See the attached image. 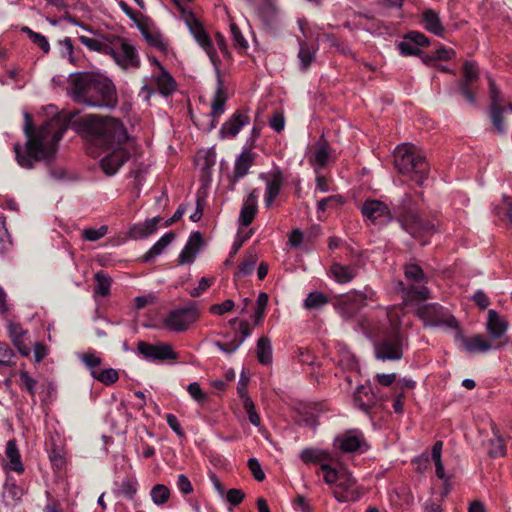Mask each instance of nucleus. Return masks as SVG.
<instances>
[{"label": "nucleus", "instance_id": "nucleus-1", "mask_svg": "<svg viewBox=\"0 0 512 512\" xmlns=\"http://www.w3.org/2000/svg\"><path fill=\"white\" fill-rule=\"evenodd\" d=\"M67 125L61 118H52L33 127L29 114H25V144L15 143L13 151L17 164L24 169H33L39 162L48 161L54 155Z\"/></svg>", "mask_w": 512, "mask_h": 512}, {"label": "nucleus", "instance_id": "nucleus-43", "mask_svg": "<svg viewBox=\"0 0 512 512\" xmlns=\"http://www.w3.org/2000/svg\"><path fill=\"white\" fill-rule=\"evenodd\" d=\"M23 490L15 483L6 482L2 491V498L6 505H15L22 497Z\"/></svg>", "mask_w": 512, "mask_h": 512}, {"label": "nucleus", "instance_id": "nucleus-4", "mask_svg": "<svg viewBox=\"0 0 512 512\" xmlns=\"http://www.w3.org/2000/svg\"><path fill=\"white\" fill-rule=\"evenodd\" d=\"M394 165L399 173L418 185H423L429 174V165L414 145L403 143L394 150Z\"/></svg>", "mask_w": 512, "mask_h": 512}, {"label": "nucleus", "instance_id": "nucleus-10", "mask_svg": "<svg viewBox=\"0 0 512 512\" xmlns=\"http://www.w3.org/2000/svg\"><path fill=\"white\" fill-rule=\"evenodd\" d=\"M417 315L423 320L425 326L442 329H458L456 318L442 306L430 303L418 308Z\"/></svg>", "mask_w": 512, "mask_h": 512}, {"label": "nucleus", "instance_id": "nucleus-39", "mask_svg": "<svg viewBox=\"0 0 512 512\" xmlns=\"http://www.w3.org/2000/svg\"><path fill=\"white\" fill-rule=\"evenodd\" d=\"M142 35L150 46L155 47L161 52L167 51L168 41L159 31L146 28L142 30Z\"/></svg>", "mask_w": 512, "mask_h": 512}, {"label": "nucleus", "instance_id": "nucleus-13", "mask_svg": "<svg viewBox=\"0 0 512 512\" xmlns=\"http://www.w3.org/2000/svg\"><path fill=\"white\" fill-rule=\"evenodd\" d=\"M95 73H76L69 78L68 93L77 103L91 106Z\"/></svg>", "mask_w": 512, "mask_h": 512}, {"label": "nucleus", "instance_id": "nucleus-63", "mask_svg": "<svg viewBox=\"0 0 512 512\" xmlns=\"http://www.w3.org/2000/svg\"><path fill=\"white\" fill-rule=\"evenodd\" d=\"M242 344V340H238V338H234L232 341L228 343H221L217 341L215 345L224 353H233L235 352L240 345Z\"/></svg>", "mask_w": 512, "mask_h": 512}, {"label": "nucleus", "instance_id": "nucleus-42", "mask_svg": "<svg viewBox=\"0 0 512 512\" xmlns=\"http://www.w3.org/2000/svg\"><path fill=\"white\" fill-rule=\"evenodd\" d=\"M110 40L108 38H90L84 35L79 36V41L91 51L105 54L107 53Z\"/></svg>", "mask_w": 512, "mask_h": 512}, {"label": "nucleus", "instance_id": "nucleus-11", "mask_svg": "<svg viewBox=\"0 0 512 512\" xmlns=\"http://www.w3.org/2000/svg\"><path fill=\"white\" fill-rule=\"evenodd\" d=\"M93 85L91 107L114 108L117 105L116 87L111 79L96 74Z\"/></svg>", "mask_w": 512, "mask_h": 512}, {"label": "nucleus", "instance_id": "nucleus-60", "mask_svg": "<svg viewBox=\"0 0 512 512\" xmlns=\"http://www.w3.org/2000/svg\"><path fill=\"white\" fill-rule=\"evenodd\" d=\"M81 361L92 371H97L102 362L95 353H84L80 356Z\"/></svg>", "mask_w": 512, "mask_h": 512}, {"label": "nucleus", "instance_id": "nucleus-47", "mask_svg": "<svg viewBox=\"0 0 512 512\" xmlns=\"http://www.w3.org/2000/svg\"><path fill=\"white\" fill-rule=\"evenodd\" d=\"M320 470L323 472L324 482L331 487H335L340 476L342 475V471H338L333 468L329 462L322 463Z\"/></svg>", "mask_w": 512, "mask_h": 512}, {"label": "nucleus", "instance_id": "nucleus-22", "mask_svg": "<svg viewBox=\"0 0 512 512\" xmlns=\"http://www.w3.org/2000/svg\"><path fill=\"white\" fill-rule=\"evenodd\" d=\"M365 445L363 434L359 430L347 431L334 440V446L346 453L359 451Z\"/></svg>", "mask_w": 512, "mask_h": 512}, {"label": "nucleus", "instance_id": "nucleus-29", "mask_svg": "<svg viewBox=\"0 0 512 512\" xmlns=\"http://www.w3.org/2000/svg\"><path fill=\"white\" fill-rule=\"evenodd\" d=\"M162 221L160 217H153L143 222L132 225L128 231V235L132 239L146 238L157 231L158 224Z\"/></svg>", "mask_w": 512, "mask_h": 512}, {"label": "nucleus", "instance_id": "nucleus-64", "mask_svg": "<svg viewBox=\"0 0 512 512\" xmlns=\"http://www.w3.org/2000/svg\"><path fill=\"white\" fill-rule=\"evenodd\" d=\"M245 497L241 489H230L226 494V499L231 505H239Z\"/></svg>", "mask_w": 512, "mask_h": 512}, {"label": "nucleus", "instance_id": "nucleus-7", "mask_svg": "<svg viewBox=\"0 0 512 512\" xmlns=\"http://www.w3.org/2000/svg\"><path fill=\"white\" fill-rule=\"evenodd\" d=\"M404 274L405 278L410 283V286L406 288L403 282H399V286L403 292L404 303L424 301L430 298V292L425 286L427 277L420 266L408 264L405 266Z\"/></svg>", "mask_w": 512, "mask_h": 512}, {"label": "nucleus", "instance_id": "nucleus-31", "mask_svg": "<svg viewBox=\"0 0 512 512\" xmlns=\"http://www.w3.org/2000/svg\"><path fill=\"white\" fill-rule=\"evenodd\" d=\"M353 402L357 408L368 413L376 404V396L369 387L360 385L354 393Z\"/></svg>", "mask_w": 512, "mask_h": 512}, {"label": "nucleus", "instance_id": "nucleus-27", "mask_svg": "<svg viewBox=\"0 0 512 512\" xmlns=\"http://www.w3.org/2000/svg\"><path fill=\"white\" fill-rule=\"evenodd\" d=\"M258 196V190L253 189L245 198L239 215L241 226L247 227L252 223L258 210Z\"/></svg>", "mask_w": 512, "mask_h": 512}, {"label": "nucleus", "instance_id": "nucleus-17", "mask_svg": "<svg viewBox=\"0 0 512 512\" xmlns=\"http://www.w3.org/2000/svg\"><path fill=\"white\" fill-rule=\"evenodd\" d=\"M376 300V292L366 287L363 291L355 292L342 301L339 305V311L344 317L350 318L358 309L367 305V301L374 302Z\"/></svg>", "mask_w": 512, "mask_h": 512}, {"label": "nucleus", "instance_id": "nucleus-19", "mask_svg": "<svg viewBox=\"0 0 512 512\" xmlns=\"http://www.w3.org/2000/svg\"><path fill=\"white\" fill-rule=\"evenodd\" d=\"M137 349L140 354L148 359L164 361L176 360L178 358V354L173 350L172 346L164 342L151 344L140 341Z\"/></svg>", "mask_w": 512, "mask_h": 512}, {"label": "nucleus", "instance_id": "nucleus-32", "mask_svg": "<svg viewBox=\"0 0 512 512\" xmlns=\"http://www.w3.org/2000/svg\"><path fill=\"white\" fill-rule=\"evenodd\" d=\"M8 333L11 341L13 342L14 346L18 349L19 353L25 357L29 356L30 348L25 343L27 331L24 330L20 324L9 323Z\"/></svg>", "mask_w": 512, "mask_h": 512}, {"label": "nucleus", "instance_id": "nucleus-34", "mask_svg": "<svg viewBox=\"0 0 512 512\" xmlns=\"http://www.w3.org/2000/svg\"><path fill=\"white\" fill-rule=\"evenodd\" d=\"M300 459L305 464H319L333 461L332 455L327 451L320 448L309 447L303 449L299 454Z\"/></svg>", "mask_w": 512, "mask_h": 512}, {"label": "nucleus", "instance_id": "nucleus-3", "mask_svg": "<svg viewBox=\"0 0 512 512\" xmlns=\"http://www.w3.org/2000/svg\"><path fill=\"white\" fill-rule=\"evenodd\" d=\"M82 127L90 141L104 149L127 145L129 140L123 123L113 117L86 115L82 118Z\"/></svg>", "mask_w": 512, "mask_h": 512}, {"label": "nucleus", "instance_id": "nucleus-54", "mask_svg": "<svg viewBox=\"0 0 512 512\" xmlns=\"http://www.w3.org/2000/svg\"><path fill=\"white\" fill-rule=\"evenodd\" d=\"M15 353L6 343H0V365L12 366L15 364Z\"/></svg>", "mask_w": 512, "mask_h": 512}, {"label": "nucleus", "instance_id": "nucleus-21", "mask_svg": "<svg viewBox=\"0 0 512 512\" xmlns=\"http://www.w3.org/2000/svg\"><path fill=\"white\" fill-rule=\"evenodd\" d=\"M111 152L102 158L100 165L105 174L112 176L128 160L129 151L126 145H116Z\"/></svg>", "mask_w": 512, "mask_h": 512}, {"label": "nucleus", "instance_id": "nucleus-37", "mask_svg": "<svg viewBox=\"0 0 512 512\" xmlns=\"http://www.w3.org/2000/svg\"><path fill=\"white\" fill-rule=\"evenodd\" d=\"M172 232L165 233L143 256V262H149L160 255L165 248L174 240Z\"/></svg>", "mask_w": 512, "mask_h": 512}, {"label": "nucleus", "instance_id": "nucleus-41", "mask_svg": "<svg viewBox=\"0 0 512 512\" xmlns=\"http://www.w3.org/2000/svg\"><path fill=\"white\" fill-rule=\"evenodd\" d=\"M258 261L257 253L250 251L248 252L241 264L239 265L238 270L234 274V279L242 278L248 276L253 273L256 263Z\"/></svg>", "mask_w": 512, "mask_h": 512}, {"label": "nucleus", "instance_id": "nucleus-40", "mask_svg": "<svg viewBox=\"0 0 512 512\" xmlns=\"http://www.w3.org/2000/svg\"><path fill=\"white\" fill-rule=\"evenodd\" d=\"M257 359L263 365L272 363V345L266 336L260 337L257 342Z\"/></svg>", "mask_w": 512, "mask_h": 512}, {"label": "nucleus", "instance_id": "nucleus-33", "mask_svg": "<svg viewBox=\"0 0 512 512\" xmlns=\"http://www.w3.org/2000/svg\"><path fill=\"white\" fill-rule=\"evenodd\" d=\"M355 266L344 265L338 262L332 263L329 269V275L339 284L349 283L357 275Z\"/></svg>", "mask_w": 512, "mask_h": 512}, {"label": "nucleus", "instance_id": "nucleus-50", "mask_svg": "<svg viewBox=\"0 0 512 512\" xmlns=\"http://www.w3.org/2000/svg\"><path fill=\"white\" fill-rule=\"evenodd\" d=\"M494 436L489 441V454L491 457H500L505 455V444L503 438L493 429Z\"/></svg>", "mask_w": 512, "mask_h": 512}, {"label": "nucleus", "instance_id": "nucleus-35", "mask_svg": "<svg viewBox=\"0 0 512 512\" xmlns=\"http://www.w3.org/2000/svg\"><path fill=\"white\" fill-rule=\"evenodd\" d=\"M5 455L8 459V463L5 465V469L14 471L18 474L24 472V465L21 460V455L16 445L15 440H9L6 444Z\"/></svg>", "mask_w": 512, "mask_h": 512}, {"label": "nucleus", "instance_id": "nucleus-26", "mask_svg": "<svg viewBox=\"0 0 512 512\" xmlns=\"http://www.w3.org/2000/svg\"><path fill=\"white\" fill-rule=\"evenodd\" d=\"M462 344L468 353H486L491 349H498L504 345V343L493 345L492 341L487 340L481 334H476L469 338L463 337Z\"/></svg>", "mask_w": 512, "mask_h": 512}, {"label": "nucleus", "instance_id": "nucleus-24", "mask_svg": "<svg viewBox=\"0 0 512 512\" xmlns=\"http://www.w3.org/2000/svg\"><path fill=\"white\" fill-rule=\"evenodd\" d=\"M255 158L256 153L250 149L244 150L236 157L232 175L233 185L249 173V169L253 166Z\"/></svg>", "mask_w": 512, "mask_h": 512}, {"label": "nucleus", "instance_id": "nucleus-53", "mask_svg": "<svg viewBox=\"0 0 512 512\" xmlns=\"http://www.w3.org/2000/svg\"><path fill=\"white\" fill-rule=\"evenodd\" d=\"M19 378H20V387L23 390H26L31 396H35V388L37 385L36 379L31 377L29 373L25 370H21L19 372Z\"/></svg>", "mask_w": 512, "mask_h": 512}, {"label": "nucleus", "instance_id": "nucleus-2", "mask_svg": "<svg viewBox=\"0 0 512 512\" xmlns=\"http://www.w3.org/2000/svg\"><path fill=\"white\" fill-rule=\"evenodd\" d=\"M381 314L384 320L378 324H372L369 321L362 323V330L368 337L378 335L383 336L375 343V356L382 361H396L403 356L406 341L403 334L399 331L404 315V309L401 305L393 306L388 309H382Z\"/></svg>", "mask_w": 512, "mask_h": 512}, {"label": "nucleus", "instance_id": "nucleus-52", "mask_svg": "<svg viewBox=\"0 0 512 512\" xmlns=\"http://www.w3.org/2000/svg\"><path fill=\"white\" fill-rule=\"evenodd\" d=\"M242 404H243V409L247 413L250 423L256 427H260L261 426V418L255 409V404L252 401V399L245 398V401L242 402Z\"/></svg>", "mask_w": 512, "mask_h": 512}, {"label": "nucleus", "instance_id": "nucleus-48", "mask_svg": "<svg viewBox=\"0 0 512 512\" xmlns=\"http://www.w3.org/2000/svg\"><path fill=\"white\" fill-rule=\"evenodd\" d=\"M22 31L25 34H27L29 39L35 45H37L45 54H47L50 51V44L44 35L38 32H34L32 29L26 26L22 28Z\"/></svg>", "mask_w": 512, "mask_h": 512}, {"label": "nucleus", "instance_id": "nucleus-57", "mask_svg": "<svg viewBox=\"0 0 512 512\" xmlns=\"http://www.w3.org/2000/svg\"><path fill=\"white\" fill-rule=\"evenodd\" d=\"M187 391L189 395L200 404L205 403L208 400L207 394L202 390L197 382L190 383L187 387Z\"/></svg>", "mask_w": 512, "mask_h": 512}, {"label": "nucleus", "instance_id": "nucleus-49", "mask_svg": "<svg viewBox=\"0 0 512 512\" xmlns=\"http://www.w3.org/2000/svg\"><path fill=\"white\" fill-rule=\"evenodd\" d=\"M328 303V298L322 292H311L304 300V307L307 309H317Z\"/></svg>", "mask_w": 512, "mask_h": 512}, {"label": "nucleus", "instance_id": "nucleus-46", "mask_svg": "<svg viewBox=\"0 0 512 512\" xmlns=\"http://www.w3.org/2000/svg\"><path fill=\"white\" fill-rule=\"evenodd\" d=\"M150 496L155 505L161 506L169 500L170 491L167 486L163 484H156L152 487Z\"/></svg>", "mask_w": 512, "mask_h": 512}, {"label": "nucleus", "instance_id": "nucleus-28", "mask_svg": "<svg viewBox=\"0 0 512 512\" xmlns=\"http://www.w3.org/2000/svg\"><path fill=\"white\" fill-rule=\"evenodd\" d=\"M249 123L248 115L236 112L227 120L220 129L221 138H234L240 130Z\"/></svg>", "mask_w": 512, "mask_h": 512}, {"label": "nucleus", "instance_id": "nucleus-16", "mask_svg": "<svg viewBox=\"0 0 512 512\" xmlns=\"http://www.w3.org/2000/svg\"><path fill=\"white\" fill-rule=\"evenodd\" d=\"M479 80V69L475 62L466 61L463 65V76L458 82L461 95L472 105L476 103L475 84Z\"/></svg>", "mask_w": 512, "mask_h": 512}, {"label": "nucleus", "instance_id": "nucleus-56", "mask_svg": "<svg viewBox=\"0 0 512 512\" xmlns=\"http://www.w3.org/2000/svg\"><path fill=\"white\" fill-rule=\"evenodd\" d=\"M267 304L268 295L264 292L260 293L257 298V309L253 315L255 324H259L262 321Z\"/></svg>", "mask_w": 512, "mask_h": 512}, {"label": "nucleus", "instance_id": "nucleus-58", "mask_svg": "<svg viewBox=\"0 0 512 512\" xmlns=\"http://www.w3.org/2000/svg\"><path fill=\"white\" fill-rule=\"evenodd\" d=\"M328 160L329 152L327 146L324 144L320 145L314 153L312 163L322 168L328 163Z\"/></svg>", "mask_w": 512, "mask_h": 512}, {"label": "nucleus", "instance_id": "nucleus-61", "mask_svg": "<svg viewBox=\"0 0 512 512\" xmlns=\"http://www.w3.org/2000/svg\"><path fill=\"white\" fill-rule=\"evenodd\" d=\"M234 301L231 299H227L222 303L213 304L210 307V312L214 315H223L226 312L231 311L234 308Z\"/></svg>", "mask_w": 512, "mask_h": 512}, {"label": "nucleus", "instance_id": "nucleus-62", "mask_svg": "<svg viewBox=\"0 0 512 512\" xmlns=\"http://www.w3.org/2000/svg\"><path fill=\"white\" fill-rule=\"evenodd\" d=\"M248 467H249V470L251 471L253 477L257 481L261 482L265 479V473L262 470L261 464L259 463V461L256 458H250L248 460Z\"/></svg>", "mask_w": 512, "mask_h": 512}, {"label": "nucleus", "instance_id": "nucleus-45", "mask_svg": "<svg viewBox=\"0 0 512 512\" xmlns=\"http://www.w3.org/2000/svg\"><path fill=\"white\" fill-rule=\"evenodd\" d=\"M92 377L105 385H112L118 380L119 374L113 368H105L92 371Z\"/></svg>", "mask_w": 512, "mask_h": 512}, {"label": "nucleus", "instance_id": "nucleus-51", "mask_svg": "<svg viewBox=\"0 0 512 512\" xmlns=\"http://www.w3.org/2000/svg\"><path fill=\"white\" fill-rule=\"evenodd\" d=\"M95 280L97 282L95 287V293L102 297H106L110 293L111 279L102 272L95 274Z\"/></svg>", "mask_w": 512, "mask_h": 512}, {"label": "nucleus", "instance_id": "nucleus-38", "mask_svg": "<svg viewBox=\"0 0 512 512\" xmlns=\"http://www.w3.org/2000/svg\"><path fill=\"white\" fill-rule=\"evenodd\" d=\"M117 486L118 488L115 491L116 494L122 495L129 500H133L135 507L139 506V502L135 499L138 486V482L135 478L123 479L119 484H117Z\"/></svg>", "mask_w": 512, "mask_h": 512}, {"label": "nucleus", "instance_id": "nucleus-14", "mask_svg": "<svg viewBox=\"0 0 512 512\" xmlns=\"http://www.w3.org/2000/svg\"><path fill=\"white\" fill-rule=\"evenodd\" d=\"M488 83L490 88V116L492 124L495 130L499 134L506 132V125L504 123V115L509 111H512V104L505 103L500 91L497 89L495 82L492 78L488 77Z\"/></svg>", "mask_w": 512, "mask_h": 512}, {"label": "nucleus", "instance_id": "nucleus-5", "mask_svg": "<svg viewBox=\"0 0 512 512\" xmlns=\"http://www.w3.org/2000/svg\"><path fill=\"white\" fill-rule=\"evenodd\" d=\"M189 16L192 19V22L188 23L192 34L194 35L197 43L204 49L207 55L210 58V61L215 67L217 73V88L215 91V95L211 104V116L213 118L220 117L225 110V103L227 101L226 91L224 89L222 79L220 76V71L218 69L219 57L217 52L212 44V41L208 34L204 31L201 24L194 18L193 14L189 12Z\"/></svg>", "mask_w": 512, "mask_h": 512}, {"label": "nucleus", "instance_id": "nucleus-6", "mask_svg": "<svg viewBox=\"0 0 512 512\" xmlns=\"http://www.w3.org/2000/svg\"><path fill=\"white\" fill-rule=\"evenodd\" d=\"M397 218L401 227L421 245L429 243L428 238L435 232V225L421 218L410 195H405L397 208Z\"/></svg>", "mask_w": 512, "mask_h": 512}, {"label": "nucleus", "instance_id": "nucleus-9", "mask_svg": "<svg viewBox=\"0 0 512 512\" xmlns=\"http://www.w3.org/2000/svg\"><path fill=\"white\" fill-rule=\"evenodd\" d=\"M200 311L195 302L172 309L163 320V326L171 332H184L195 324Z\"/></svg>", "mask_w": 512, "mask_h": 512}, {"label": "nucleus", "instance_id": "nucleus-25", "mask_svg": "<svg viewBox=\"0 0 512 512\" xmlns=\"http://www.w3.org/2000/svg\"><path fill=\"white\" fill-rule=\"evenodd\" d=\"M508 321L502 317L496 310L490 309L488 311V318L486 329L489 333L491 340L502 338L508 330Z\"/></svg>", "mask_w": 512, "mask_h": 512}, {"label": "nucleus", "instance_id": "nucleus-36", "mask_svg": "<svg viewBox=\"0 0 512 512\" xmlns=\"http://www.w3.org/2000/svg\"><path fill=\"white\" fill-rule=\"evenodd\" d=\"M422 22L424 28L437 36H442L444 33V27L441 23L439 15L431 9H427L422 13Z\"/></svg>", "mask_w": 512, "mask_h": 512}, {"label": "nucleus", "instance_id": "nucleus-12", "mask_svg": "<svg viewBox=\"0 0 512 512\" xmlns=\"http://www.w3.org/2000/svg\"><path fill=\"white\" fill-rule=\"evenodd\" d=\"M151 84H153L163 96H169L176 90L175 80L164 67H160V71H153L149 81L146 77L143 79L140 95H143L145 100H149L150 96L155 92Z\"/></svg>", "mask_w": 512, "mask_h": 512}, {"label": "nucleus", "instance_id": "nucleus-8", "mask_svg": "<svg viewBox=\"0 0 512 512\" xmlns=\"http://www.w3.org/2000/svg\"><path fill=\"white\" fill-rule=\"evenodd\" d=\"M106 55L113 58L115 63L123 70H136L140 67L141 60L135 46L125 38L113 37Z\"/></svg>", "mask_w": 512, "mask_h": 512}, {"label": "nucleus", "instance_id": "nucleus-59", "mask_svg": "<svg viewBox=\"0 0 512 512\" xmlns=\"http://www.w3.org/2000/svg\"><path fill=\"white\" fill-rule=\"evenodd\" d=\"M58 43L62 47V51H61L62 56L67 57L71 63H75L76 57H75V52H74V45H73L71 38L66 37L62 40H59Z\"/></svg>", "mask_w": 512, "mask_h": 512}, {"label": "nucleus", "instance_id": "nucleus-20", "mask_svg": "<svg viewBox=\"0 0 512 512\" xmlns=\"http://www.w3.org/2000/svg\"><path fill=\"white\" fill-rule=\"evenodd\" d=\"M361 212L366 220L374 224H384L392 219L388 206L379 200H366L361 206Z\"/></svg>", "mask_w": 512, "mask_h": 512}, {"label": "nucleus", "instance_id": "nucleus-18", "mask_svg": "<svg viewBox=\"0 0 512 512\" xmlns=\"http://www.w3.org/2000/svg\"><path fill=\"white\" fill-rule=\"evenodd\" d=\"M259 178L265 183L264 204L267 208H270L283 187V173L279 168H276L268 173H261Z\"/></svg>", "mask_w": 512, "mask_h": 512}, {"label": "nucleus", "instance_id": "nucleus-44", "mask_svg": "<svg viewBox=\"0 0 512 512\" xmlns=\"http://www.w3.org/2000/svg\"><path fill=\"white\" fill-rule=\"evenodd\" d=\"M316 55V48L308 45L305 42H300L298 58L303 70H307L311 63L314 61Z\"/></svg>", "mask_w": 512, "mask_h": 512}, {"label": "nucleus", "instance_id": "nucleus-55", "mask_svg": "<svg viewBox=\"0 0 512 512\" xmlns=\"http://www.w3.org/2000/svg\"><path fill=\"white\" fill-rule=\"evenodd\" d=\"M108 233V226L103 225L97 229L87 228L82 232V237L87 241H97Z\"/></svg>", "mask_w": 512, "mask_h": 512}, {"label": "nucleus", "instance_id": "nucleus-30", "mask_svg": "<svg viewBox=\"0 0 512 512\" xmlns=\"http://www.w3.org/2000/svg\"><path fill=\"white\" fill-rule=\"evenodd\" d=\"M202 244V235L200 232H194L190 235L186 245L179 255V263H192L198 254Z\"/></svg>", "mask_w": 512, "mask_h": 512}, {"label": "nucleus", "instance_id": "nucleus-23", "mask_svg": "<svg viewBox=\"0 0 512 512\" xmlns=\"http://www.w3.org/2000/svg\"><path fill=\"white\" fill-rule=\"evenodd\" d=\"M429 44L428 38L417 31L410 32L406 35L398 45V48L403 55H418L421 50L420 47Z\"/></svg>", "mask_w": 512, "mask_h": 512}, {"label": "nucleus", "instance_id": "nucleus-15", "mask_svg": "<svg viewBox=\"0 0 512 512\" xmlns=\"http://www.w3.org/2000/svg\"><path fill=\"white\" fill-rule=\"evenodd\" d=\"M332 494L338 502L346 503L358 501L363 495V492L356 485V480L352 474L343 470Z\"/></svg>", "mask_w": 512, "mask_h": 512}]
</instances>
